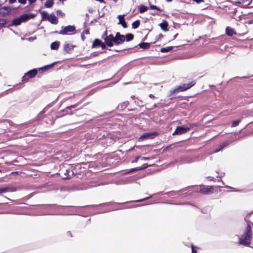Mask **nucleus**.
<instances>
[{"instance_id":"obj_1","label":"nucleus","mask_w":253,"mask_h":253,"mask_svg":"<svg viewBox=\"0 0 253 253\" xmlns=\"http://www.w3.org/2000/svg\"><path fill=\"white\" fill-rule=\"evenodd\" d=\"M252 235V233L251 224L248 222L244 233L242 235V237H239L238 236H236V237L239 240V243L240 244L249 246L251 244Z\"/></svg>"},{"instance_id":"obj_2","label":"nucleus","mask_w":253,"mask_h":253,"mask_svg":"<svg viewBox=\"0 0 253 253\" xmlns=\"http://www.w3.org/2000/svg\"><path fill=\"white\" fill-rule=\"evenodd\" d=\"M42 20H47L53 24H57L58 20L54 14L52 13L49 14L48 12L45 11H42L41 12Z\"/></svg>"},{"instance_id":"obj_3","label":"nucleus","mask_w":253,"mask_h":253,"mask_svg":"<svg viewBox=\"0 0 253 253\" xmlns=\"http://www.w3.org/2000/svg\"><path fill=\"white\" fill-rule=\"evenodd\" d=\"M195 84L194 81H192L188 84H184L179 85L176 88L173 90V92H177L186 90V89L193 86Z\"/></svg>"},{"instance_id":"obj_4","label":"nucleus","mask_w":253,"mask_h":253,"mask_svg":"<svg viewBox=\"0 0 253 253\" xmlns=\"http://www.w3.org/2000/svg\"><path fill=\"white\" fill-rule=\"evenodd\" d=\"M158 133L156 131L151 132H146L143 133L139 138V141H142L144 139H152L155 137Z\"/></svg>"},{"instance_id":"obj_5","label":"nucleus","mask_w":253,"mask_h":253,"mask_svg":"<svg viewBox=\"0 0 253 253\" xmlns=\"http://www.w3.org/2000/svg\"><path fill=\"white\" fill-rule=\"evenodd\" d=\"M75 31V27L74 26H67L66 27H62V29L60 31L59 33L61 35H66L69 32H73Z\"/></svg>"},{"instance_id":"obj_6","label":"nucleus","mask_w":253,"mask_h":253,"mask_svg":"<svg viewBox=\"0 0 253 253\" xmlns=\"http://www.w3.org/2000/svg\"><path fill=\"white\" fill-rule=\"evenodd\" d=\"M125 41V36L121 35L119 32H117L114 37V43L116 45H119Z\"/></svg>"},{"instance_id":"obj_7","label":"nucleus","mask_w":253,"mask_h":253,"mask_svg":"<svg viewBox=\"0 0 253 253\" xmlns=\"http://www.w3.org/2000/svg\"><path fill=\"white\" fill-rule=\"evenodd\" d=\"M37 74V70L36 69L31 70L26 73L23 77V81H27L29 78H32Z\"/></svg>"},{"instance_id":"obj_8","label":"nucleus","mask_w":253,"mask_h":253,"mask_svg":"<svg viewBox=\"0 0 253 253\" xmlns=\"http://www.w3.org/2000/svg\"><path fill=\"white\" fill-rule=\"evenodd\" d=\"M189 130V128L188 127L177 126L175 131L173 132L172 135L182 134L185 133Z\"/></svg>"},{"instance_id":"obj_9","label":"nucleus","mask_w":253,"mask_h":253,"mask_svg":"<svg viewBox=\"0 0 253 253\" xmlns=\"http://www.w3.org/2000/svg\"><path fill=\"white\" fill-rule=\"evenodd\" d=\"M104 40L107 46L112 47L113 45V42H114V37L110 34L108 36L105 37Z\"/></svg>"},{"instance_id":"obj_10","label":"nucleus","mask_w":253,"mask_h":253,"mask_svg":"<svg viewBox=\"0 0 253 253\" xmlns=\"http://www.w3.org/2000/svg\"><path fill=\"white\" fill-rule=\"evenodd\" d=\"M36 15L35 14L33 13L24 14L19 16V17L20 18L22 22H25L30 19L35 18Z\"/></svg>"},{"instance_id":"obj_11","label":"nucleus","mask_w":253,"mask_h":253,"mask_svg":"<svg viewBox=\"0 0 253 253\" xmlns=\"http://www.w3.org/2000/svg\"><path fill=\"white\" fill-rule=\"evenodd\" d=\"M213 191V186H210L205 188H201L199 192L203 194H209L212 193Z\"/></svg>"},{"instance_id":"obj_12","label":"nucleus","mask_w":253,"mask_h":253,"mask_svg":"<svg viewBox=\"0 0 253 253\" xmlns=\"http://www.w3.org/2000/svg\"><path fill=\"white\" fill-rule=\"evenodd\" d=\"M11 11L9 7L4 6L0 8V15L2 16H5L8 15Z\"/></svg>"},{"instance_id":"obj_13","label":"nucleus","mask_w":253,"mask_h":253,"mask_svg":"<svg viewBox=\"0 0 253 253\" xmlns=\"http://www.w3.org/2000/svg\"><path fill=\"white\" fill-rule=\"evenodd\" d=\"M124 16L125 15H119L118 16V18L119 20V24H121L123 28H126L127 25L124 19Z\"/></svg>"},{"instance_id":"obj_14","label":"nucleus","mask_w":253,"mask_h":253,"mask_svg":"<svg viewBox=\"0 0 253 253\" xmlns=\"http://www.w3.org/2000/svg\"><path fill=\"white\" fill-rule=\"evenodd\" d=\"M15 190L14 189L11 188L10 187H3L0 188V194L2 193H5L7 192H12L14 191Z\"/></svg>"},{"instance_id":"obj_15","label":"nucleus","mask_w":253,"mask_h":253,"mask_svg":"<svg viewBox=\"0 0 253 253\" xmlns=\"http://www.w3.org/2000/svg\"><path fill=\"white\" fill-rule=\"evenodd\" d=\"M226 34L229 36H232L236 33L233 28L230 27H227L226 29Z\"/></svg>"},{"instance_id":"obj_16","label":"nucleus","mask_w":253,"mask_h":253,"mask_svg":"<svg viewBox=\"0 0 253 253\" xmlns=\"http://www.w3.org/2000/svg\"><path fill=\"white\" fill-rule=\"evenodd\" d=\"M74 47V46L73 45L69 44V43H65L64 45V50H65V51H66L67 52H69L70 51H71L72 50H73Z\"/></svg>"},{"instance_id":"obj_17","label":"nucleus","mask_w":253,"mask_h":253,"mask_svg":"<svg viewBox=\"0 0 253 253\" xmlns=\"http://www.w3.org/2000/svg\"><path fill=\"white\" fill-rule=\"evenodd\" d=\"M21 23L22 22L19 17L14 19L12 21V25L15 26L20 25Z\"/></svg>"},{"instance_id":"obj_18","label":"nucleus","mask_w":253,"mask_h":253,"mask_svg":"<svg viewBox=\"0 0 253 253\" xmlns=\"http://www.w3.org/2000/svg\"><path fill=\"white\" fill-rule=\"evenodd\" d=\"M160 26L161 27L162 30H163L164 31H167V26H168V23L166 21L164 20L162 23H160L159 24Z\"/></svg>"},{"instance_id":"obj_19","label":"nucleus","mask_w":253,"mask_h":253,"mask_svg":"<svg viewBox=\"0 0 253 253\" xmlns=\"http://www.w3.org/2000/svg\"><path fill=\"white\" fill-rule=\"evenodd\" d=\"M54 4L53 0H47L44 3V6L46 7H51Z\"/></svg>"},{"instance_id":"obj_20","label":"nucleus","mask_w":253,"mask_h":253,"mask_svg":"<svg viewBox=\"0 0 253 253\" xmlns=\"http://www.w3.org/2000/svg\"><path fill=\"white\" fill-rule=\"evenodd\" d=\"M59 42H55L50 44V47L52 49H57L59 47Z\"/></svg>"},{"instance_id":"obj_21","label":"nucleus","mask_w":253,"mask_h":253,"mask_svg":"<svg viewBox=\"0 0 253 253\" xmlns=\"http://www.w3.org/2000/svg\"><path fill=\"white\" fill-rule=\"evenodd\" d=\"M173 49V46H168L166 47L161 48L160 49L162 52H168L171 51Z\"/></svg>"},{"instance_id":"obj_22","label":"nucleus","mask_w":253,"mask_h":253,"mask_svg":"<svg viewBox=\"0 0 253 253\" xmlns=\"http://www.w3.org/2000/svg\"><path fill=\"white\" fill-rule=\"evenodd\" d=\"M147 167V165L146 164H144V165H143V167H138V168L131 169H130L129 172H133L134 171L141 170L142 169L146 168Z\"/></svg>"},{"instance_id":"obj_23","label":"nucleus","mask_w":253,"mask_h":253,"mask_svg":"<svg viewBox=\"0 0 253 253\" xmlns=\"http://www.w3.org/2000/svg\"><path fill=\"white\" fill-rule=\"evenodd\" d=\"M139 46L140 48L146 49L149 47L150 45L147 42H141L139 44Z\"/></svg>"},{"instance_id":"obj_24","label":"nucleus","mask_w":253,"mask_h":253,"mask_svg":"<svg viewBox=\"0 0 253 253\" xmlns=\"http://www.w3.org/2000/svg\"><path fill=\"white\" fill-rule=\"evenodd\" d=\"M148 9V8L147 6L144 5H141L139 7V11L140 13H143L147 11Z\"/></svg>"},{"instance_id":"obj_25","label":"nucleus","mask_w":253,"mask_h":253,"mask_svg":"<svg viewBox=\"0 0 253 253\" xmlns=\"http://www.w3.org/2000/svg\"><path fill=\"white\" fill-rule=\"evenodd\" d=\"M101 41L98 39H95L92 43V47L100 45Z\"/></svg>"},{"instance_id":"obj_26","label":"nucleus","mask_w":253,"mask_h":253,"mask_svg":"<svg viewBox=\"0 0 253 253\" xmlns=\"http://www.w3.org/2000/svg\"><path fill=\"white\" fill-rule=\"evenodd\" d=\"M139 24H140V21L139 20H136L132 23V28L133 29H136L139 27Z\"/></svg>"},{"instance_id":"obj_27","label":"nucleus","mask_w":253,"mask_h":253,"mask_svg":"<svg viewBox=\"0 0 253 253\" xmlns=\"http://www.w3.org/2000/svg\"><path fill=\"white\" fill-rule=\"evenodd\" d=\"M126 37V41L127 42H129L132 41L133 39V35L132 34H127L126 35L125 38Z\"/></svg>"},{"instance_id":"obj_28","label":"nucleus","mask_w":253,"mask_h":253,"mask_svg":"<svg viewBox=\"0 0 253 253\" xmlns=\"http://www.w3.org/2000/svg\"><path fill=\"white\" fill-rule=\"evenodd\" d=\"M56 63V62H54L51 64H49V65H46V66H44V67H43L42 68H41L42 70H44V71H45L46 70H48V69L52 67L53 66V65Z\"/></svg>"},{"instance_id":"obj_29","label":"nucleus","mask_w":253,"mask_h":253,"mask_svg":"<svg viewBox=\"0 0 253 253\" xmlns=\"http://www.w3.org/2000/svg\"><path fill=\"white\" fill-rule=\"evenodd\" d=\"M241 120L233 121L231 125V127H235V126H237L239 124V123L241 122Z\"/></svg>"},{"instance_id":"obj_30","label":"nucleus","mask_w":253,"mask_h":253,"mask_svg":"<svg viewBox=\"0 0 253 253\" xmlns=\"http://www.w3.org/2000/svg\"><path fill=\"white\" fill-rule=\"evenodd\" d=\"M150 8L151 9L157 10L158 11H161V9L159 7H157L154 5L150 4Z\"/></svg>"},{"instance_id":"obj_31","label":"nucleus","mask_w":253,"mask_h":253,"mask_svg":"<svg viewBox=\"0 0 253 253\" xmlns=\"http://www.w3.org/2000/svg\"><path fill=\"white\" fill-rule=\"evenodd\" d=\"M228 145V143L227 142H224L222 144V146H221L220 148L217 149L216 150H215V152H218L219 151H220L222 149H223L224 147Z\"/></svg>"},{"instance_id":"obj_32","label":"nucleus","mask_w":253,"mask_h":253,"mask_svg":"<svg viewBox=\"0 0 253 253\" xmlns=\"http://www.w3.org/2000/svg\"><path fill=\"white\" fill-rule=\"evenodd\" d=\"M56 14L59 16L63 17L65 15L64 13H63L61 10H57L56 11Z\"/></svg>"},{"instance_id":"obj_33","label":"nucleus","mask_w":253,"mask_h":253,"mask_svg":"<svg viewBox=\"0 0 253 253\" xmlns=\"http://www.w3.org/2000/svg\"><path fill=\"white\" fill-rule=\"evenodd\" d=\"M69 170L68 169L66 170V172L64 173V176L63 177V179H68L69 177Z\"/></svg>"},{"instance_id":"obj_34","label":"nucleus","mask_w":253,"mask_h":253,"mask_svg":"<svg viewBox=\"0 0 253 253\" xmlns=\"http://www.w3.org/2000/svg\"><path fill=\"white\" fill-rule=\"evenodd\" d=\"M166 194H167L169 195V197H172L175 196L177 194L176 192L171 191L167 193H166Z\"/></svg>"},{"instance_id":"obj_35","label":"nucleus","mask_w":253,"mask_h":253,"mask_svg":"<svg viewBox=\"0 0 253 253\" xmlns=\"http://www.w3.org/2000/svg\"><path fill=\"white\" fill-rule=\"evenodd\" d=\"M106 44L103 42H101V43L100 44V46L101 47L102 49H105L106 48Z\"/></svg>"},{"instance_id":"obj_36","label":"nucleus","mask_w":253,"mask_h":253,"mask_svg":"<svg viewBox=\"0 0 253 253\" xmlns=\"http://www.w3.org/2000/svg\"><path fill=\"white\" fill-rule=\"evenodd\" d=\"M27 0H18V2L21 4H25L26 3Z\"/></svg>"},{"instance_id":"obj_37","label":"nucleus","mask_w":253,"mask_h":253,"mask_svg":"<svg viewBox=\"0 0 253 253\" xmlns=\"http://www.w3.org/2000/svg\"><path fill=\"white\" fill-rule=\"evenodd\" d=\"M108 36H107V31H105L103 34L102 36V38L104 40V38H105V37Z\"/></svg>"},{"instance_id":"obj_38","label":"nucleus","mask_w":253,"mask_h":253,"mask_svg":"<svg viewBox=\"0 0 253 253\" xmlns=\"http://www.w3.org/2000/svg\"><path fill=\"white\" fill-rule=\"evenodd\" d=\"M193 1L198 4L204 2V0H193Z\"/></svg>"},{"instance_id":"obj_39","label":"nucleus","mask_w":253,"mask_h":253,"mask_svg":"<svg viewBox=\"0 0 253 253\" xmlns=\"http://www.w3.org/2000/svg\"><path fill=\"white\" fill-rule=\"evenodd\" d=\"M139 158H140V157H139V156H137V157H136L135 158V159H134L133 161H132V163H136V162H138V159H139Z\"/></svg>"},{"instance_id":"obj_40","label":"nucleus","mask_w":253,"mask_h":253,"mask_svg":"<svg viewBox=\"0 0 253 253\" xmlns=\"http://www.w3.org/2000/svg\"><path fill=\"white\" fill-rule=\"evenodd\" d=\"M36 39V37H30L28 39V40L29 41H33L34 40H35Z\"/></svg>"},{"instance_id":"obj_41","label":"nucleus","mask_w":253,"mask_h":253,"mask_svg":"<svg viewBox=\"0 0 253 253\" xmlns=\"http://www.w3.org/2000/svg\"><path fill=\"white\" fill-rule=\"evenodd\" d=\"M37 0H28L30 4H31L35 2Z\"/></svg>"},{"instance_id":"obj_42","label":"nucleus","mask_w":253,"mask_h":253,"mask_svg":"<svg viewBox=\"0 0 253 253\" xmlns=\"http://www.w3.org/2000/svg\"><path fill=\"white\" fill-rule=\"evenodd\" d=\"M192 253H197V251L194 249L193 246H192Z\"/></svg>"},{"instance_id":"obj_43","label":"nucleus","mask_w":253,"mask_h":253,"mask_svg":"<svg viewBox=\"0 0 253 253\" xmlns=\"http://www.w3.org/2000/svg\"><path fill=\"white\" fill-rule=\"evenodd\" d=\"M149 157H142L141 158V160H149Z\"/></svg>"},{"instance_id":"obj_44","label":"nucleus","mask_w":253,"mask_h":253,"mask_svg":"<svg viewBox=\"0 0 253 253\" xmlns=\"http://www.w3.org/2000/svg\"><path fill=\"white\" fill-rule=\"evenodd\" d=\"M16 0H9V2L10 3H13L16 1Z\"/></svg>"},{"instance_id":"obj_45","label":"nucleus","mask_w":253,"mask_h":253,"mask_svg":"<svg viewBox=\"0 0 253 253\" xmlns=\"http://www.w3.org/2000/svg\"><path fill=\"white\" fill-rule=\"evenodd\" d=\"M148 198H149V197H147V198H145L142 200H138V201H136V202H139V201H144L145 200H146V199H148Z\"/></svg>"},{"instance_id":"obj_46","label":"nucleus","mask_w":253,"mask_h":253,"mask_svg":"<svg viewBox=\"0 0 253 253\" xmlns=\"http://www.w3.org/2000/svg\"><path fill=\"white\" fill-rule=\"evenodd\" d=\"M85 33L86 34H89V30H86L85 31H84Z\"/></svg>"},{"instance_id":"obj_47","label":"nucleus","mask_w":253,"mask_h":253,"mask_svg":"<svg viewBox=\"0 0 253 253\" xmlns=\"http://www.w3.org/2000/svg\"><path fill=\"white\" fill-rule=\"evenodd\" d=\"M149 97H150V98H154V97H155V96H154L153 94H150L149 95Z\"/></svg>"},{"instance_id":"obj_48","label":"nucleus","mask_w":253,"mask_h":253,"mask_svg":"<svg viewBox=\"0 0 253 253\" xmlns=\"http://www.w3.org/2000/svg\"><path fill=\"white\" fill-rule=\"evenodd\" d=\"M168 2H170L172 1V0H166Z\"/></svg>"},{"instance_id":"obj_49","label":"nucleus","mask_w":253,"mask_h":253,"mask_svg":"<svg viewBox=\"0 0 253 253\" xmlns=\"http://www.w3.org/2000/svg\"><path fill=\"white\" fill-rule=\"evenodd\" d=\"M115 2H117V0H114Z\"/></svg>"},{"instance_id":"obj_50","label":"nucleus","mask_w":253,"mask_h":253,"mask_svg":"<svg viewBox=\"0 0 253 253\" xmlns=\"http://www.w3.org/2000/svg\"><path fill=\"white\" fill-rule=\"evenodd\" d=\"M66 0H62V2L66 1Z\"/></svg>"},{"instance_id":"obj_51","label":"nucleus","mask_w":253,"mask_h":253,"mask_svg":"<svg viewBox=\"0 0 253 253\" xmlns=\"http://www.w3.org/2000/svg\"><path fill=\"white\" fill-rule=\"evenodd\" d=\"M113 209H110L109 210H112Z\"/></svg>"}]
</instances>
